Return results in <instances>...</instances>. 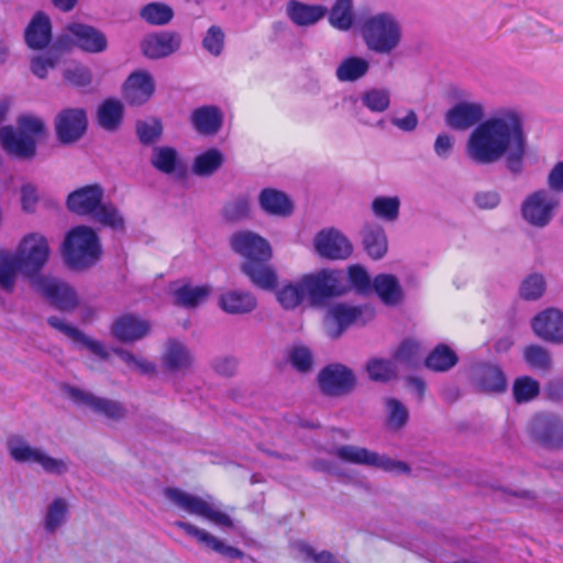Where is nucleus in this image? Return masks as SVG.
<instances>
[{
	"label": "nucleus",
	"mask_w": 563,
	"mask_h": 563,
	"mask_svg": "<svg viewBox=\"0 0 563 563\" xmlns=\"http://www.w3.org/2000/svg\"><path fill=\"white\" fill-rule=\"evenodd\" d=\"M545 279L540 273L528 275L520 285V297L525 300L533 301L541 298L545 291Z\"/></svg>",
	"instance_id": "bf43d9fd"
},
{
	"label": "nucleus",
	"mask_w": 563,
	"mask_h": 563,
	"mask_svg": "<svg viewBox=\"0 0 563 563\" xmlns=\"http://www.w3.org/2000/svg\"><path fill=\"white\" fill-rule=\"evenodd\" d=\"M269 261H244L240 264V271L254 287L265 291H273L277 288L278 275L276 269L268 264Z\"/></svg>",
	"instance_id": "a878e982"
},
{
	"label": "nucleus",
	"mask_w": 563,
	"mask_h": 563,
	"mask_svg": "<svg viewBox=\"0 0 563 563\" xmlns=\"http://www.w3.org/2000/svg\"><path fill=\"white\" fill-rule=\"evenodd\" d=\"M155 92V82L152 75L146 70L132 73L122 87V96L131 106L146 103Z\"/></svg>",
	"instance_id": "5701e85b"
},
{
	"label": "nucleus",
	"mask_w": 563,
	"mask_h": 563,
	"mask_svg": "<svg viewBox=\"0 0 563 563\" xmlns=\"http://www.w3.org/2000/svg\"><path fill=\"white\" fill-rule=\"evenodd\" d=\"M522 358L534 372L548 374L553 368L551 352L542 345L529 344L522 351Z\"/></svg>",
	"instance_id": "ea45409f"
},
{
	"label": "nucleus",
	"mask_w": 563,
	"mask_h": 563,
	"mask_svg": "<svg viewBox=\"0 0 563 563\" xmlns=\"http://www.w3.org/2000/svg\"><path fill=\"white\" fill-rule=\"evenodd\" d=\"M33 288L62 312H73L79 306L76 290L67 283L48 276L33 278Z\"/></svg>",
	"instance_id": "9b49d317"
},
{
	"label": "nucleus",
	"mask_w": 563,
	"mask_h": 563,
	"mask_svg": "<svg viewBox=\"0 0 563 563\" xmlns=\"http://www.w3.org/2000/svg\"><path fill=\"white\" fill-rule=\"evenodd\" d=\"M307 292V301L312 307L324 305L329 299L346 291L343 285L342 272L322 268L318 272L301 276Z\"/></svg>",
	"instance_id": "423d86ee"
},
{
	"label": "nucleus",
	"mask_w": 563,
	"mask_h": 563,
	"mask_svg": "<svg viewBox=\"0 0 563 563\" xmlns=\"http://www.w3.org/2000/svg\"><path fill=\"white\" fill-rule=\"evenodd\" d=\"M358 32L367 51L375 55H391L402 41L401 23L389 11L362 16Z\"/></svg>",
	"instance_id": "f03ea898"
},
{
	"label": "nucleus",
	"mask_w": 563,
	"mask_h": 563,
	"mask_svg": "<svg viewBox=\"0 0 563 563\" xmlns=\"http://www.w3.org/2000/svg\"><path fill=\"white\" fill-rule=\"evenodd\" d=\"M369 62L364 57L350 56L341 60L335 69V77L341 82H354L369 70Z\"/></svg>",
	"instance_id": "58836bf2"
},
{
	"label": "nucleus",
	"mask_w": 563,
	"mask_h": 563,
	"mask_svg": "<svg viewBox=\"0 0 563 563\" xmlns=\"http://www.w3.org/2000/svg\"><path fill=\"white\" fill-rule=\"evenodd\" d=\"M327 15L333 29L341 32L350 31L355 23L354 0H334Z\"/></svg>",
	"instance_id": "c9c22d12"
},
{
	"label": "nucleus",
	"mask_w": 563,
	"mask_h": 563,
	"mask_svg": "<svg viewBox=\"0 0 563 563\" xmlns=\"http://www.w3.org/2000/svg\"><path fill=\"white\" fill-rule=\"evenodd\" d=\"M473 379L478 389L488 393H503L507 388V379L497 365L477 364L473 368Z\"/></svg>",
	"instance_id": "2f4dec72"
},
{
	"label": "nucleus",
	"mask_w": 563,
	"mask_h": 563,
	"mask_svg": "<svg viewBox=\"0 0 563 563\" xmlns=\"http://www.w3.org/2000/svg\"><path fill=\"white\" fill-rule=\"evenodd\" d=\"M375 317V309L369 305L350 306L347 303H335L327 314L328 321H332L338 325L335 333L331 336H340L341 333L351 325H365Z\"/></svg>",
	"instance_id": "2eb2a0df"
},
{
	"label": "nucleus",
	"mask_w": 563,
	"mask_h": 563,
	"mask_svg": "<svg viewBox=\"0 0 563 563\" xmlns=\"http://www.w3.org/2000/svg\"><path fill=\"white\" fill-rule=\"evenodd\" d=\"M64 51L60 47H57L56 40L53 42L51 47L43 53L42 55L34 56L31 59V71L38 78L45 79L47 77L48 70L53 69L59 63Z\"/></svg>",
	"instance_id": "c03bdc74"
},
{
	"label": "nucleus",
	"mask_w": 563,
	"mask_h": 563,
	"mask_svg": "<svg viewBox=\"0 0 563 563\" xmlns=\"http://www.w3.org/2000/svg\"><path fill=\"white\" fill-rule=\"evenodd\" d=\"M257 306L253 294L244 290H228L220 295L219 307L228 314H245Z\"/></svg>",
	"instance_id": "72a5a7b5"
},
{
	"label": "nucleus",
	"mask_w": 563,
	"mask_h": 563,
	"mask_svg": "<svg viewBox=\"0 0 563 563\" xmlns=\"http://www.w3.org/2000/svg\"><path fill=\"white\" fill-rule=\"evenodd\" d=\"M258 203L268 214L288 217L292 213V202L288 196L274 188H265L260 192Z\"/></svg>",
	"instance_id": "f704fd0d"
},
{
	"label": "nucleus",
	"mask_w": 563,
	"mask_h": 563,
	"mask_svg": "<svg viewBox=\"0 0 563 563\" xmlns=\"http://www.w3.org/2000/svg\"><path fill=\"white\" fill-rule=\"evenodd\" d=\"M534 334L541 340L562 345L563 344V311L558 308H548L531 320Z\"/></svg>",
	"instance_id": "412c9836"
},
{
	"label": "nucleus",
	"mask_w": 563,
	"mask_h": 563,
	"mask_svg": "<svg viewBox=\"0 0 563 563\" xmlns=\"http://www.w3.org/2000/svg\"><path fill=\"white\" fill-rule=\"evenodd\" d=\"M287 360L298 373H309L313 366L311 350L303 344H294L287 351Z\"/></svg>",
	"instance_id": "5fc2aeb1"
},
{
	"label": "nucleus",
	"mask_w": 563,
	"mask_h": 563,
	"mask_svg": "<svg viewBox=\"0 0 563 563\" xmlns=\"http://www.w3.org/2000/svg\"><path fill=\"white\" fill-rule=\"evenodd\" d=\"M13 254L20 265V273L32 282L41 276L38 274L49 256V246L45 236L31 233L21 241Z\"/></svg>",
	"instance_id": "1a4fd4ad"
},
{
	"label": "nucleus",
	"mask_w": 563,
	"mask_h": 563,
	"mask_svg": "<svg viewBox=\"0 0 563 563\" xmlns=\"http://www.w3.org/2000/svg\"><path fill=\"white\" fill-rule=\"evenodd\" d=\"M63 78L68 85L82 89L91 86L93 77L88 66L76 64L64 69Z\"/></svg>",
	"instance_id": "052dcab7"
},
{
	"label": "nucleus",
	"mask_w": 563,
	"mask_h": 563,
	"mask_svg": "<svg viewBox=\"0 0 563 563\" xmlns=\"http://www.w3.org/2000/svg\"><path fill=\"white\" fill-rule=\"evenodd\" d=\"M24 38L32 49H43L52 41V23L47 14L38 11L25 29Z\"/></svg>",
	"instance_id": "473e14b6"
},
{
	"label": "nucleus",
	"mask_w": 563,
	"mask_h": 563,
	"mask_svg": "<svg viewBox=\"0 0 563 563\" xmlns=\"http://www.w3.org/2000/svg\"><path fill=\"white\" fill-rule=\"evenodd\" d=\"M47 324L70 339L77 350H87L101 361L109 360L110 352L102 342L88 336L85 332L66 323L63 319L55 316L48 317Z\"/></svg>",
	"instance_id": "aec40b11"
},
{
	"label": "nucleus",
	"mask_w": 563,
	"mask_h": 563,
	"mask_svg": "<svg viewBox=\"0 0 563 563\" xmlns=\"http://www.w3.org/2000/svg\"><path fill=\"white\" fill-rule=\"evenodd\" d=\"M165 496L176 507L190 515L202 517L220 528H235L233 519L228 514L199 496L174 487L166 488Z\"/></svg>",
	"instance_id": "39448f33"
},
{
	"label": "nucleus",
	"mask_w": 563,
	"mask_h": 563,
	"mask_svg": "<svg viewBox=\"0 0 563 563\" xmlns=\"http://www.w3.org/2000/svg\"><path fill=\"white\" fill-rule=\"evenodd\" d=\"M540 393V384L530 376L518 377L512 386V394L517 404H523L534 399Z\"/></svg>",
	"instance_id": "4d7b16f0"
},
{
	"label": "nucleus",
	"mask_w": 563,
	"mask_h": 563,
	"mask_svg": "<svg viewBox=\"0 0 563 563\" xmlns=\"http://www.w3.org/2000/svg\"><path fill=\"white\" fill-rule=\"evenodd\" d=\"M314 249L322 258L346 260L353 252L350 240L335 229L321 230L314 238Z\"/></svg>",
	"instance_id": "a211bd4d"
},
{
	"label": "nucleus",
	"mask_w": 563,
	"mask_h": 563,
	"mask_svg": "<svg viewBox=\"0 0 563 563\" xmlns=\"http://www.w3.org/2000/svg\"><path fill=\"white\" fill-rule=\"evenodd\" d=\"M123 113L124 107L122 102L114 98H108L98 108V124L108 132H114L123 121Z\"/></svg>",
	"instance_id": "4c0bfd02"
},
{
	"label": "nucleus",
	"mask_w": 563,
	"mask_h": 563,
	"mask_svg": "<svg viewBox=\"0 0 563 563\" xmlns=\"http://www.w3.org/2000/svg\"><path fill=\"white\" fill-rule=\"evenodd\" d=\"M65 391L76 405L86 406L108 419L119 421L126 416V408L118 400L98 397L92 393L70 385L65 386Z\"/></svg>",
	"instance_id": "ddd939ff"
},
{
	"label": "nucleus",
	"mask_w": 563,
	"mask_h": 563,
	"mask_svg": "<svg viewBox=\"0 0 563 563\" xmlns=\"http://www.w3.org/2000/svg\"><path fill=\"white\" fill-rule=\"evenodd\" d=\"M190 349L177 339H168L162 354V366L172 374H185L194 364Z\"/></svg>",
	"instance_id": "393cba45"
},
{
	"label": "nucleus",
	"mask_w": 563,
	"mask_h": 563,
	"mask_svg": "<svg viewBox=\"0 0 563 563\" xmlns=\"http://www.w3.org/2000/svg\"><path fill=\"white\" fill-rule=\"evenodd\" d=\"M175 527L183 530L187 536L195 538L200 544L207 549L220 554L221 556L230 560H239L245 556V553L232 545L227 544L210 532L201 529L187 521H175Z\"/></svg>",
	"instance_id": "4be33fe9"
},
{
	"label": "nucleus",
	"mask_w": 563,
	"mask_h": 563,
	"mask_svg": "<svg viewBox=\"0 0 563 563\" xmlns=\"http://www.w3.org/2000/svg\"><path fill=\"white\" fill-rule=\"evenodd\" d=\"M67 514V503L65 499L55 498L47 508L45 516V529L48 532H55L65 521Z\"/></svg>",
	"instance_id": "e2e57ef3"
},
{
	"label": "nucleus",
	"mask_w": 563,
	"mask_h": 563,
	"mask_svg": "<svg viewBox=\"0 0 563 563\" xmlns=\"http://www.w3.org/2000/svg\"><path fill=\"white\" fill-rule=\"evenodd\" d=\"M102 247L96 231L88 225L71 229L63 242V256L68 267L87 269L97 264Z\"/></svg>",
	"instance_id": "7ed1b4c3"
},
{
	"label": "nucleus",
	"mask_w": 563,
	"mask_h": 563,
	"mask_svg": "<svg viewBox=\"0 0 563 563\" xmlns=\"http://www.w3.org/2000/svg\"><path fill=\"white\" fill-rule=\"evenodd\" d=\"M318 384L323 395L339 397L351 394L356 387L357 378L350 367L332 363L319 372Z\"/></svg>",
	"instance_id": "f8f14e48"
},
{
	"label": "nucleus",
	"mask_w": 563,
	"mask_h": 563,
	"mask_svg": "<svg viewBox=\"0 0 563 563\" xmlns=\"http://www.w3.org/2000/svg\"><path fill=\"white\" fill-rule=\"evenodd\" d=\"M103 194L99 184L80 187L68 195L67 209L78 216H91L102 201Z\"/></svg>",
	"instance_id": "b1692460"
},
{
	"label": "nucleus",
	"mask_w": 563,
	"mask_h": 563,
	"mask_svg": "<svg viewBox=\"0 0 563 563\" xmlns=\"http://www.w3.org/2000/svg\"><path fill=\"white\" fill-rule=\"evenodd\" d=\"M163 123L158 118L139 120L135 123V134L143 146L157 143L163 136Z\"/></svg>",
	"instance_id": "603ef678"
},
{
	"label": "nucleus",
	"mask_w": 563,
	"mask_h": 563,
	"mask_svg": "<svg viewBox=\"0 0 563 563\" xmlns=\"http://www.w3.org/2000/svg\"><path fill=\"white\" fill-rule=\"evenodd\" d=\"M365 369L369 379L376 383H388L398 376V367L391 358H371L366 363Z\"/></svg>",
	"instance_id": "a18cd8bd"
},
{
	"label": "nucleus",
	"mask_w": 563,
	"mask_h": 563,
	"mask_svg": "<svg viewBox=\"0 0 563 563\" xmlns=\"http://www.w3.org/2000/svg\"><path fill=\"white\" fill-rule=\"evenodd\" d=\"M387 427L393 431L402 429L409 419V411L406 406L396 398L386 399Z\"/></svg>",
	"instance_id": "13d9d810"
},
{
	"label": "nucleus",
	"mask_w": 563,
	"mask_h": 563,
	"mask_svg": "<svg viewBox=\"0 0 563 563\" xmlns=\"http://www.w3.org/2000/svg\"><path fill=\"white\" fill-rule=\"evenodd\" d=\"M151 164L157 170L170 175L179 166L178 153L170 146H156L153 148Z\"/></svg>",
	"instance_id": "8fccbe9b"
},
{
	"label": "nucleus",
	"mask_w": 563,
	"mask_h": 563,
	"mask_svg": "<svg viewBox=\"0 0 563 563\" xmlns=\"http://www.w3.org/2000/svg\"><path fill=\"white\" fill-rule=\"evenodd\" d=\"M232 251L245 261L271 260L273 250L266 239L252 231H238L230 238Z\"/></svg>",
	"instance_id": "dca6fc26"
},
{
	"label": "nucleus",
	"mask_w": 563,
	"mask_h": 563,
	"mask_svg": "<svg viewBox=\"0 0 563 563\" xmlns=\"http://www.w3.org/2000/svg\"><path fill=\"white\" fill-rule=\"evenodd\" d=\"M328 9L322 4H309L299 0H289L286 14L297 26H311L327 15Z\"/></svg>",
	"instance_id": "7c9ffc66"
},
{
	"label": "nucleus",
	"mask_w": 563,
	"mask_h": 563,
	"mask_svg": "<svg viewBox=\"0 0 563 563\" xmlns=\"http://www.w3.org/2000/svg\"><path fill=\"white\" fill-rule=\"evenodd\" d=\"M211 292V287L184 285L174 291L175 301L178 306L194 308L205 301Z\"/></svg>",
	"instance_id": "49530a36"
},
{
	"label": "nucleus",
	"mask_w": 563,
	"mask_h": 563,
	"mask_svg": "<svg viewBox=\"0 0 563 563\" xmlns=\"http://www.w3.org/2000/svg\"><path fill=\"white\" fill-rule=\"evenodd\" d=\"M250 214V202L246 197H238L223 206L222 217L229 222H239Z\"/></svg>",
	"instance_id": "338daca9"
},
{
	"label": "nucleus",
	"mask_w": 563,
	"mask_h": 563,
	"mask_svg": "<svg viewBox=\"0 0 563 563\" xmlns=\"http://www.w3.org/2000/svg\"><path fill=\"white\" fill-rule=\"evenodd\" d=\"M87 113L82 108L63 109L55 118V132L62 144L77 142L86 133Z\"/></svg>",
	"instance_id": "f3484780"
},
{
	"label": "nucleus",
	"mask_w": 563,
	"mask_h": 563,
	"mask_svg": "<svg viewBox=\"0 0 563 563\" xmlns=\"http://www.w3.org/2000/svg\"><path fill=\"white\" fill-rule=\"evenodd\" d=\"M419 345L411 340H404L393 353L391 360L395 363L412 368L418 364Z\"/></svg>",
	"instance_id": "0e129e2a"
},
{
	"label": "nucleus",
	"mask_w": 563,
	"mask_h": 563,
	"mask_svg": "<svg viewBox=\"0 0 563 563\" xmlns=\"http://www.w3.org/2000/svg\"><path fill=\"white\" fill-rule=\"evenodd\" d=\"M347 280L358 295H368L373 291V280H371L367 271L361 265H351L347 268Z\"/></svg>",
	"instance_id": "680f3d73"
},
{
	"label": "nucleus",
	"mask_w": 563,
	"mask_h": 563,
	"mask_svg": "<svg viewBox=\"0 0 563 563\" xmlns=\"http://www.w3.org/2000/svg\"><path fill=\"white\" fill-rule=\"evenodd\" d=\"M373 291L386 306H396L402 298L398 278L391 274H378L373 279Z\"/></svg>",
	"instance_id": "e433bc0d"
},
{
	"label": "nucleus",
	"mask_w": 563,
	"mask_h": 563,
	"mask_svg": "<svg viewBox=\"0 0 563 563\" xmlns=\"http://www.w3.org/2000/svg\"><path fill=\"white\" fill-rule=\"evenodd\" d=\"M361 102L369 111L382 113L389 108L390 92L386 88H371L362 93Z\"/></svg>",
	"instance_id": "6e6d98bb"
},
{
	"label": "nucleus",
	"mask_w": 563,
	"mask_h": 563,
	"mask_svg": "<svg viewBox=\"0 0 563 563\" xmlns=\"http://www.w3.org/2000/svg\"><path fill=\"white\" fill-rule=\"evenodd\" d=\"M333 454L343 462L376 467L388 473L408 474L411 471L410 465L406 462L394 460L386 454H379L362 446L341 445L333 451Z\"/></svg>",
	"instance_id": "0eeeda50"
},
{
	"label": "nucleus",
	"mask_w": 563,
	"mask_h": 563,
	"mask_svg": "<svg viewBox=\"0 0 563 563\" xmlns=\"http://www.w3.org/2000/svg\"><path fill=\"white\" fill-rule=\"evenodd\" d=\"M151 331V323L133 313L119 317L111 325V334L123 343H133L145 338Z\"/></svg>",
	"instance_id": "cd10ccee"
},
{
	"label": "nucleus",
	"mask_w": 563,
	"mask_h": 563,
	"mask_svg": "<svg viewBox=\"0 0 563 563\" xmlns=\"http://www.w3.org/2000/svg\"><path fill=\"white\" fill-rule=\"evenodd\" d=\"M181 42V35L176 31H158L144 36L140 48L145 57L162 59L179 51Z\"/></svg>",
	"instance_id": "6ab92c4d"
},
{
	"label": "nucleus",
	"mask_w": 563,
	"mask_h": 563,
	"mask_svg": "<svg viewBox=\"0 0 563 563\" xmlns=\"http://www.w3.org/2000/svg\"><path fill=\"white\" fill-rule=\"evenodd\" d=\"M485 108L481 102L460 101L444 114L446 126L455 131L474 130L467 137L465 153L477 166H492L499 162L512 178L526 172L528 139L523 121L514 109H501L483 120Z\"/></svg>",
	"instance_id": "f257e3e1"
},
{
	"label": "nucleus",
	"mask_w": 563,
	"mask_h": 563,
	"mask_svg": "<svg viewBox=\"0 0 563 563\" xmlns=\"http://www.w3.org/2000/svg\"><path fill=\"white\" fill-rule=\"evenodd\" d=\"M373 214L386 222H395L399 217L400 199L397 196H378L371 203Z\"/></svg>",
	"instance_id": "09e8293b"
},
{
	"label": "nucleus",
	"mask_w": 563,
	"mask_h": 563,
	"mask_svg": "<svg viewBox=\"0 0 563 563\" xmlns=\"http://www.w3.org/2000/svg\"><path fill=\"white\" fill-rule=\"evenodd\" d=\"M531 438L549 450L563 449V419L553 413H539L530 423Z\"/></svg>",
	"instance_id": "4468645a"
},
{
	"label": "nucleus",
	"mask_w": 563,
	"mask_h": 563,
	"mask_svg": "<svg viewBox=\"0 0 563 563\" xmlns=\"http://www.w3.org/2000/svg\"><path fill=\"white\" fill-rule=\"evenodd\" d=\"M0 141L4 151L20 159H32L36 155L33 136L14 131L11 125L0 129Z\"/></svg>",
	"instance_id": "bb28decb"
},
{
	"label": "nucleus",
	"mask_w": 563,
	"mask_h": 563,
	"mask_svg": "<svg viewBox=\"0 0 563 563\" xmlns=\"http://www.w3.org/2000/svg\"><path fill=\"white\" fill-rule=\"evenodd\" d=\"M224 163V155L218 148H209L196 156L191 170L200 177L213 175Z\"/></svg>",
	"instance_id": "37998d69"
},
{
	"label": "nucleus",
	"mask_w": 563,
	"mask_h": 563,
	"mask_svg": "<svg viewBox=\"0 0 563 563\" xmlns=\"http://www.w3.org/2000/svg\"><path fill=\"white\" fill-rule=\"evenodd\" d=\"M56 45L64 53L76 47L88 54H100L108 49L109 44L107 35L98 27L81 22H69L56 37Z\"/></svg>",
	"instance_id": "20e7f679"
},
{
	"label": "nucleus",
	"mask_w": 563,
	"mask_h": 563,
	"mask_svg": "<svg viewBox=\"0 0 563 563\" xmlns=\"http://www.w3.org/2000/svg\"><path fill=\"white\" fill-rule=\"evenodd\" d=\"M459 362L457 354L446 344H438L427 356L426 367L433 372H448Z\"/></svg>",
	"instance_id": "a19ab883"
},
{
	"label": "nucleus",
	"mask_w": 563,
	"mask_h": 563,
	"mask_svg": "<svg viewBox=\"0 0 563 563\" xmlns=\"http://www.w3.org/2000/svg\"><path fill=\"white\" fill-rule=\"evenodd\" d=\"M20 265L15 255L7 251H0V288L11 294L14 290L16 273Z\"/></svg>",
	"instance_id": "de8ad7c7"
},
{
	"label": "nucleus",
	"mask_w": 563,
	"mask_h": 563,
	"mask_svg": "<svg viewBox=\"0 0 563 563\" xmlns=\"http://www.w3.org/2000/svg\"><path fill=\"white\" fill-rule=\"evenodd\" d=\"M92 219L103 227L110 228L114 231L124 230V218L119 209L111 202L103 203L102 201L91 214Z\"/></svg>",
	"instance_id": "3c124183"
},
{
	"label": "nucleus",
	"mask_w": 563,
	"mask_h": 563,
	"mask_svg": "<svg viewBox=\"0 0 563 563\" xmlns=\"http://www.w3.org/2000/svg\"><path fill=\"white\" fill-rule=\"evenodd\" d=\"M10 457L16 463H37L42 468L54 475H63L68 472V463L62 459H55L41 449L33 448L22 435H12L7 441Z\"/></svg>",
	"instance_id": "6e6552de"
},
{
	"label": "nucleus",
	"mask_w": 563,
	"mask_h": 563,
	"mask_svg": "<svg viewBox=\"0 0 563 563\" xmlns=\"http://www.w3.org/2000/svg\"><path fill=\"white\" fill-rule=\"evenodd\" d=\"M276 299L286 310H295L307 300V292L300 277L295 283H288L276 291Z\"/></svg>",
	"instance_id": "79ce46f5"
},
{
	"label": "nucleus",
	"mask_w": 563,
	"mask_h": 563,
	"mask_svg": "<svg viewBox=\"0 0 563 563\" xmlns=\"http://www.w3.org/2000/svg\"><path fill=\"white\" fill-rule=\"evenodd\" d=\"M202 46L211 55L219 56L224 46V33L218 25H212L208 29L203 40Z\"/></svg>",
	"instance_id": "774afa93"
},
{
	"label": "nucleus",
	"mask_w": 563,
	"mask_h": 563,
	"mask_svg": "<svg viewBox=\"0 0 563 563\" xmlns=\"http://www.w3.org/2000/svg\"><path fill=\"white\" fill-rule=\"evenodd\" d=\"M558 207L559 199L550 190L538 189L522 200L520 212L528 224L543 229L552 221Z\"/></svg>",
	"instance_id": "9d476101"
},
{
	"label": "nucleus",
	"mask_w": 563,
	"mask_h": 563,
	"mask_svg": "<svg viewBox=\"0 0 563 563\" xmlns=\"http://www.w3.org/2000/svg\"><path fill=\"white\" fill-rule=\"evenodd\" d=\"M363 250L372 260L383 258L388 251V239L384 228L376 222H365L360 231Z\"/></svg>",
	"instance_id": "c756f323"
},
{
	"label": "nucleus",
	"mask_w": 563,
	"mask_h": 563,
	"mask_svg": "<svg viewBox=\"0 0 563 563\" xmlns=\"http://www.w3.org/2000/svg\"><path fill=\"white\" fill-rule=\"evenodd\" d=\"M190 122L200 135H216L223 125V112L218 106H201L191 112Z\"/></svg>",
	"instance_id": "c85d7f7f"
},
{
	"label": "nucleus",
	"mask_w": 563,
	"mask_h": 563,
	"mask_svg": "<svg viewBox=\"0 0 563 563\" xmlns=\"http://www.w3.org/2000/svg\"><path fill=\"white\" fill-rule=\"evenodd\" d=\"M112 352L119 356L126 365L134 367L143 375H153L156 373V365L145 358L135 356L128 350L122 347H113Z\"/></svg>",
	"instance_id": "69168bd1"
},
{
	"label": "nucleus",
	"mask_w": 563,
	"mask_h": 563,
	"mask_svg": "<svg viewBox=\"0 0 563 563\" xmlns=\"http://www.w3.org/2000/svg\"><path fill=\"white\" fill-rule=\"evenodd\" d=\"M140 16L151 25H165L174 16L173 9L161 2H151L140 10Z\"/></svg>",
	"instance_id": "864d4df0"
}]
</instances>
